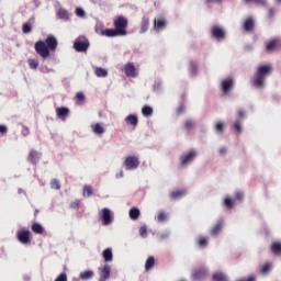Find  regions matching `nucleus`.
I'll return each instance as SVG.
<instances>
[{
  "instance_id": "nucleus-39",
  "label": "nucleus",
  "mask_w": 281,
  "mask_h": 281,
  "mask_svg": "<svg viewBox=\"0 0 281 281\" xmlns=\"http://www.w3.org/2000/svg\"><path fill=\"white\" fill-rule=\"evenodd\" d=\"M22 31L24 34H30V32H32V25L30 23H24L22 26Z\"/></svg>"
},
{
  "instance_id": "nucleus-61",
  "label": "nucleus",
  "mask_w": 281,
  "mask_h": 281,
  "mask_svg": "<svg viewBox=\"0 0 281 281\" xmlns=\"http://www.w3.org/2000/svg\"><path fill=\"white\" fill-rule=\"evenodd\" d=\"M273 14H276V9H270L269 10V16H273Z\"/></svg>"
},
{
  "instance_id": "nucleus-22",
  "label": "nucleus",
  "mask_w": 281,
  "mask_h": 281,
  "mask_svg": "<svg viewBox=\"0 0 281 281\" xmlns=\"http://www.w3.org/2000/svg\"><path fill=\"white\" fill-rule=\"evenodd\" d=\"M279 43H280V40H278V38H273L270 42H268L266 45L267 52H273V49H276V47H278Z\"/></svg>"
},
{
  "instance_id": "nucleus-59",
  "label": "nucleus",
  "mask_w": 281,
  "mask_h": 281,
  "mask_svg": "<svg viewBox=\"0 0 281 281\" xmlns=\"http://www.w3.org/2000/svg\"><path fill=\"white\" fill-rule=\"evenodd\" d=\"M186 111V106L181 105L179 109H178V113H183Z\"/></svg>"
},
{
  "instance_id": "nucleus-60",
  "label": "nucleus",
  "mask_w": 281,
  "mask_h": 281,
  "mask_svg": "<svg viewBox=\"0 0 281 281\" xmlns=\"http://www.w3.org/2000/svg\"><path fill=\"white\" fill-rule=\"evenodd\" d=\"M220 153H221V155H225V153H227V148L222 147V148L220 149Z\"/></svg>"
},
{
  "instance_id": "nucleus-29",
  "label": "nucleus",
  "mask_w": 281,
  "mask_h": 281,
  "mask_svg": "<svg viewBox=\"0 0 281 281\" xmlns=\"http://www.w3.org/2000/svg\"><path fill=\"white\" fill-rule=\"evenodd\" d=\"M139 209L137 207H133L130 210V218H132V221H137L139 218Z\"/></svg>"
},
{
  "instance_id": "nucleus-26",
  "label": "nucleus",
  "mask_w": 281,
  "mask_h": 281,
  "mask_svg": "<svg viewBox=\"0 0 281 281\" xmlns=\"http://www.w3.org/2000/svg\"><path fill=\"white\" fill-rule=\"evenodd\" d=\"M166 27V20L157 19L154 21V30H164Z\"/></svg>"
},
{
  "instance_id": "nucleus-19",
  "label": "nucleus",
  "mask_w": 281,
  "mask_h": 281,
  "mask_svg": "<svg viewBox=\"0 0 281 281\" xmlns=\"http://www.w3.org/2000/svg\"><path fill=\"white\" fill-rule=\"evenodd\" d=\"M57 19H60V21H69V11L64 8H59L57 10Z\"/></svg>"
},
{
  "instance_id": "nucleus-40",
  "label": "nucleus",
  "mask_w": 281,
  "mask_h": 281,
  "mask_svg": "<svg viewBox=\"0 0 281 281\" xmlns=\"http://www.w3.org/2000/svg\"><path fill=\"white\" fill-rule=\"evenodd\" d=\"M40 71H41L42 74H52V71H54V69H52V68H49V67H47V66H45V65H42V66L40 67Z\"/></svg>"
},
{
  "instance_id": "nucleus-12",
  "label": "nucleus",
  "mask_w": 281,
  "mask_h": 281,
  "mask_svg": "<svg viewBox=\"0 0 281 281\" xmlns=\"http://www.w3.org/2000/svg\"><path fill=\"white\" fill-rule=\"evenodd\" d=\"M30 231H19L18 232V240L22 243V245H27L30 243Z\"/></svg>"
},
{
  "instance_id": "nucleus-34",
  "label": "nucleus",
  "mask_w": 281,
  "mask_h": 281,
  "mask_svg": "<svg viewBox=\"0 0 281 281\" xmlns=\"http://www.w3.org/2000/svg\"><path fill=\"white\" fill-rule=\"evenodd\" d=\"M27 63L30 69H38V59L30 58Z\"/></svg>"
},
{
  "instance_id": "nucleus-5",
  "label": "nucleus",
  "mask_w": 281,
  "mask_h": 281,
  "mask_svg": "<svg viewBox=\"0 0 281 281\" xmlns=\"http://www.w3.org/2000/svg\"><path fill=\"white\" fill-rule=\"evenodd\" d=\"M126 170H137L139 168V158L137 156H127L124 160Z\"/></svg>"
},
{
  "instance_id": "nucleus-24",
  "label": "nucleus",
  "mask_w": 281,
  "mask_h": 281,
  "mask_svg": "<svg viewBox=\"0 0 281 281\" xmlns=\"http://www.w3.org/2000/svg\"><path fill=\"white\" fill-rule=\"evenodd\" d=\"M103 259L105 262H113V250L111 248L103 250Z\"/></svg>"
},
{
  "instance_id": "nucleus-2",
  "label": "nucleus",
  "mask_w": 281,
  "mask_h": 281,
  "mask_svg": "<svg viewBox=\"0 0 281 281\" xmlns=\"http://www.w3.org/2000/svg\"><path fill=\"white\" fill-rule=\"evenodd\" d=\"M271 71H273L271 65L259 66L252 80L254 87H256V89H265V87H267V78L271 76Z\"/></svg>"
},
{
  "instance_id": "nucleus-21",
  "label": "nucleus",
  "mask_w": 281,
  "mask_h": 281,
  "mask_svg": "<svg viewBox=\"0 0 281 281\" xmlns=\"http://www.w3.org/2000/svg\"><path fill=\"white\" fill-rule=\"evenodd\" d=\"M125 122L135 128L138 123L137 115H135V114L127 115L125 117Z\"/></svg>"
},
{
  "instance_id": "nucleus-6",
  "label": "nucleus",
  "mask_w": 281,
  "mask_h": 281,
  "mask_svg": "<svg viewBox=\"0 0 281 281\" xmlns=\"http://www.w3.org/2000/svg\"><path fill=\"white\" fill-rule=\"evenodd\" d=\"M114 27L115 30L124 32L126 36V27H128V20L123 15L117 16V19L114 20Z\"/></svg>"
},
{
  "instance_id": "nucleus-43",
  "label": "nucleus",
  "mask_w": 281,
  "mask_h": 281,
  "mask_svg": "<svg viewBox=\"0 0 281 281\" xmlns=\"http://www.w3.org/2000/svg\"><path fill=\"white\" fill-rule=\"evenodd\" d=\"M234 128L237 131V133H243V125L240 124V121L235 122Z\"/></svg>"
},
{
  "instance_id": "nucleus-58",
  "label": "nucleus",
  "mask_w": 281,
  "mask_h": 281,
  "mask_svg": "<svg viewBox=\"0 0 281 281\" xmlns=\"http://www.w3.org/2000/svg\"><path fill=\"white\" fill-rule=\"evenodd\" d=\"M122 177H124V171H120L119 173H116V179H122Z\"/></svg>"
},
{
  "instance_id": "nucleus-50",
  "label": "nucleus",
  "mask_w": 281,
  "mask_h": 281,
  "mask_svg": "<svg viewBox=\"0 0 281 281\" xmlns=\"http://www.w3.org/2000/svg\"><path fill=\"white\" fill-rule=\"evenodd\" d=\"M207 240L209 238L207 237H203L199 240V245L200 247H205L207 245Z\"/></svg>"
},
{
  "instance_id": "nucleus-20",
  "label": "nucleus",
  "mask_w": 281,
  "mask_h": 281,
  "mask_svg": "<svg viewBox=\"0 0 281 281\" xmlns=\"http://www.w3.org/2000/svg\"><path fill=\"white\" fill-rule=\"evenodd\" d=\"M94 69V75L97 76V78H106V76H109V71L102 67H93Z\"/></svg>"
},
{
  "instance_id": "nucleus-62",
  "label": "nucleus",
  "mask_w": 281,
  "mask_h": 281,
  "mask_svg": "<svg viewBox=\"0 0 281 281\" xmlns=\"http://www.w3.org/2000/svg\"><path fill=\"white\" fill-rule=\"evenodd\" d=\"M238 115H239V117H245V111L239 110Z\"/></svg>"
},
{
  "instance_id": "nucleus-17",
  "label": "nucleus",
  "mask_w": 281,
  "mask_h": 281,
  "mask_svg": "<svg viewBox=\"0 0 281 281\" xmlns=\"http://www.w3.org/2000/svg\"><path fill=\"white\" fill-rule=\"evenodd\" d=\"M186 194H188V190H186V189L176 190L170 193V198L173 200H179V199H183V196H186Z\"/></svg>"
},
{
  "instance_id": "nucleus-25",
  "label": "nucleus",
  "mask_w": 281,
  "mask_h": 281,
  "mask_svg": "<svg viewBox=\"0 0 281 281\" xmlns=\"http://www.w3.org/2000/svg\"><path fill=\"white\" fill-rule=\"evenodd\" d=\"M94 272L92 270H87L83 271L79 274L80 280L87 281V280H91V278H93Z\"/></svg>"
},
{
  "instance_id": "nucleus-35",
  "label": "nucleus",
  "mask_w": 281,
  "mask_h": 281,
  "mask_svg": "<svg viewBox=\"0 0 281 281\" xmlns=\"http://www.w3.org/2000/svg\"><path fill=\"white\" fill-rule=\"evenodd\" d=\"M213 281H227V276L223 273L213 274Z\"/></svg>"
},
{
  "instance_id": "nucleus-42",
  "label": "nucleus",
  "mask_w": 281,
  "mask_h": 281,
  "mask_svg": "<svg viewBox=\"0 0 281 281\" xmlns=\"http://www.w3.org/2000/svg\"><path fill=\"white\" fill-rule=\"evenodd\" d=\"M139 235L142 236V238H146L148 236V229L146 228V226H140Z\"/></svg>"
},
{
  "instance_id": "nucleus-28",
  "label": "nucleus",
  "mask_w": 281,
  "mask_h": 281,
  "mask_svg": "<svg viewBox=\"0 0 281 281\" xmlns=\"http://www.w3.org/2000/svg\"><path fill=\"white\" fill-rule=\"evenodd\" d=\"M221 229H223V221H220L214 228L212 229V236H218L221 234Z\"/></svg>"
},
{
  "instance_id": "nucleus-33",
  "label": "nucleus",
  "mask_w": 281,
  "mask_h": 281,
  "mask_svg": "<svg viewBox=\"0 0 281 281\" xmlns=\"http://www.w3.org/2000/svg\"><path fill=\"white\" fill-rule=\"evenodd\" d=\"M142 113H143L144 117H150V115H153V108L145 105L142 109Z\"/></svg>"
},
{
  "instance_id": "nucleus-64",
  "label": "nucleus",
  "mask_w": 281,
  "mask_h": 281,
  "mask_svg": "<svg viewBox=\"0 0 281 281\" xmlns=\"http://www.w3.org/2000/svg\"><path fill=\"white\" fill-rule=\"evenodd\" d=\"M18 192H19V194H21V192H23V190L19 189V191H18Z\"/></svg>"
},
{
  "instance_id": "nucleus-51",
  "label": "nucleus",
  "mask_w": 281,
  "mask_h": 281,
  "mask_svg": "<svg viewBox=\"0 0 281 281\" xmlns=\"http://www.w3.org/2000/svg\"><path fill=\"white\" fill-rule=\"evenodd\" d=\"M55 281H67V274L66 273H60Z\"/></svg>"
},
{
  "instance_id": "nucleus-9",
  "label": "nucleus",
  "mask_w": 281,
  "mask_h": 281,
  "mask_svg": "<svg viewBox=\"0 0 281 281\" xmlns=\"http://www.w3.org/2000/svg\"><path fill=\"white\" fill-rule=\"evenodd\" d=\"M103 36H108L109 38H113L115 36H125L124 31H120L116 29H108L105 31H102Z\"/></svg>"
},
{
  "instance_id": "nucleus-16",
  "label": "nucleus",
  "mask_w": 281,
  "mask_h": 281,
  "mask_svg": "<svg viewBox=\"0 0 281 281\" xmlns=\"http://www.w3.org/2000/svg\"><path fill=\"white\" fill-rule=\"evenodd\" d=\"M207 277V271L205 269H198L192 272L193 280H203Z\"/></svg>"
},
{
  "instance_id": "nucleus-37",
  "label": "nucleus",
  "mask_w": 281,
  "mask_h": 281,
  "mask_svg": "<svg viewBox=\"0 0 281 281\" xmlns=\"http://www.w3.org/2000/svg\"><path fill=\"white\" fill-rule=\"evenodd\" d=\"M271 250H272L274 254H280V251H281V243H274V244H272Z\"/></svg>"
},
{
  "instance_id": "nucleus-4",
  "label": "nucleus",
  "mask_w": 281,
  "mask_h": 281,
  "mask_svg": "<svg viewBox=\"0 0 281 281\" xmlns=\"http://www.w3.org/2000/svg\"><path fill=\"white\" fill-rule=\"evenodd\" d=\"M74 48L76 52H87L89 49V40L85 36H79L74 43Z\"/></svg>"
},
{
  "instance_id": "nucleus-56",
  "label": "nucleus",
  "mask_w": 281,
  "mask_h": 281,
  "mask_svg": "<svg viewBox=\"0 0 281 281\" xmlns=\"http://www.w3.org/2000/svg\"><path fill=\"white\" fill-rule=\"evenodd\" d=\"M243 196H244L243 192L238 191V192L236 193V199H237L238 201H241V200H243Z\"/></svg>"
},
{
  "instance_id": "nucleus-31",
  "label": "nucleus",
  "mask_w": 281,
  "mask_h": 281,
  "mask_svg": "<svg viewBox=\"0 0 281 281\" xmlns=\"http://www.w3.org/2000/svg\"><path fill=\"white\" fill-rule=\"evenodd\" d=\"M167 218H168V216L166 215V212H164V211L159 212L158 215L155 216V221L157 223H166Z\"/></svg>"
},
{
  "instance_id": "nucleus-7",
  "label": "nucleus",
  "mask_w": 281,
  "mask_h": 281,
  "mask_svg": "<svg viewBox=\"0 0 281 281\" xmlns=\"http://www.w3.org/2000/svg\"><path fill=\"white\" fill-rule=\"evenodd\" d=\"M100 218L102 220L103 225H111V223H113V213L105 207L102 210Z\"/></svg>"
},
{
  "instance_id": "nucleus-45",
  "label": "nucleus",
  "mask_w": 281,
  "mask_h": 281,
  "mask_svg": "<svg viewBox=\"0 0 281 281\" xmlns=\"http://www.w3.org/2000/svg\"><path fill=\"white\" fill-rule=\"evenodd\" d=\"M269 271H271V263H266L262 268H261V273H269Z\"/></svg>"
},
{
  "instance_id": "nucleus-57",
  "label": "nucleus",
  "mask_w": 281,
  "mask_h": 281,
  "mask_svg": "<svg viewBox=\"0 0 281 281\" xmlns=\"http://www.w3.org/2000/svg\"><path fill=\"white\" fill-rule=\"evenodd\" d=\"M170 235V233H162L161 235H160V240H166V237L167 236H169Z\"/></svg>"
},
{
  "instance_id": "nucleus-46",
  "label": "nucleus",
  "mask_w": 281,
  "mask_h": 281,
  "mask_svg": "<svg viewBox=\"0 0 281 281\" xmlns=\"http://www.w3.org/2000/svg\"><path fill=\"white\" fill-rule=\"evenodd\" d=\"M190 74L191 76H196V64L194 63L190 64Z\"/></svg>"
},
{
  "instance_id": "nucleus-44",
  "label": "nucleus",
  "mask_w": 281,
  "mask_h": 281,
  "mask_svg": "<svg viewBox=\"0 0 281 281\" xmlns=\"http://www.w3.org/2000/svg\"><path fill=\"white\" fill-rule=\"evenodd\" d=\"M223 128H225V124L223 122H220L215 125V131L217 133H223Z\"/></svg>"
},
{
  "instance_id": "nucleus-52",
  "label": "nucleus",
  "mask_w": 281,
  "mask_h": 281,
  "mask_svg": "<svg viewBox=\"0 0 281 281\" xmlns=\"http://www.w3.org/2000/svg\"><path fill=\"white\" fill-rule=\"evenodd\" d=\"M76 98H77V100H79V102H82V101H85V93L78 92V93L76 94Z\"/></svg>"
},
{
  "instance_id": "nucleus-38",
  "label": "nucleus",
  "mask_w": 281,
  "mask_h": 281,
  "mask_svg": "<svg viewBox=\"0 0 281 281\" xmlns=\"http://www.w3.org/2000/svg\"><path fill=\"white\" fill-rule=\"evenodd\" d=\"M50 188L53 190H60V182L57 179L52 180Z\"/></svg>"
},
{
  "instance_id": "nucleus-1",
  "label": "nucleus",
  "mask_w": 281,
  "mask_h": 281,
  "mask_svg": "<svg viewBox=\"0 0 281 281\" xmlns=\"http://www.w3.org/2000/svg\"><path fill=\"white\" fill-rule=\"evenodd\" d=\"M56 47H58V40H56L54 35H47L45 41H37L34 45V49L36 54L41 56L43 63L56 52Z\"/></svg>"
},
{
  "instance_id": "nucleus-30",
  "label": "nucleus",
  "mask_w": 281,
  "mask_h": 281,
  "mask_svg": "<svg viewBox=\"0 0 281 281\" xmlns=\"http://www.w3.org/2000/svg\"><path fill=\"white\" fill-rule=\"evenodd\" d=\"M155 267V257H148L145 262V270L150 271Z\"/></svg>"
},
{
  "instance_id": "nucleus-14",
  "label": "nucleus",
  "mask_w": 281,
  "mask_h": 281,
  "mask_svg": "<svg viewBox=\"0 0 281 281\" xmlns=\"http://www.w3.org/2000/svg\"><path fill=\"white\" fill-rule=\"evenodd\" d=\"M233 87H234V80L225 79V80L222 81V91H223V93H229V91H232Z\"/></svg>"
},
{
  "instance_id": "nucleus-55",
  "label": "nucleus",
  "mask_w": 281,
  "mask_h": 281,
  "mask_svg": "<svg viewBox=\"0 0 281 281\" xmlns=\"http://www.w3.org/2000/svg\"><path fill=\"white\" fill-rule=\"evenodd\" d=\"M154 89H155V91H159V89H161V82H156L154 85Z\"/></svg>"
},
{
  "instance_id": "nucleus-32",
  "label": "nucleus",
  "mask_w": 281,
  "mask_h": 281,
  "mask_svg": "<svg viewBox=\"0 0 281 281\" xmlns=\"http://www.w3.org/2000/svg\"><path fill=\"white\" fill-rule=\"evenodd\" d=\"M32 232H34V234H43L44 229L40 223H33Z\"/></svg>"
},
{
  "instance_id": "nucleus-13",
  "label": "nucleus",
  "mask_w": 281,
  "mask_h": 281,
  "mask_svg": "<svg viewBox=\"0 0 281 281\" xmlns=\"http://www.w3.org/2000/svg\"><path fill=\"white\" fill-rule=\"evenodd\" d=\"M211 32H212V36L217 38V41L225 38V30H223V27L221 26H213Z\"/></svg>"
},
{
  "instance_id": "nucleus-3",
  "label": "nucleus",
  "mask_w": 281,
  "mask_h": 281,
  "mask_svg": "<svg viewBox=\"0 0 281 281\" xmlns=\"http://www.w3.org/2000/svg\"><path fill=\"white\" fill-rule=\"evenodd\" d=\"M196 155H199V151L195 149H191L190 151H187L180 156V164L181 166H190L194 159H196Z\"/></svg>"
},
{
  "instance_id": "nucleus-41",
  "label": "nucleus",
  "mask_w": 281,
  "mask_h": 281,
  "mask_svg": "<svg viewBox=\"0 0 281 281\" xmlns=\"http://www.w3.org/2000/svg\"><path fill=\"white\" fill-rule=\"evenodd\" d=\"M245 1H246V3L254 1V3H256V5H261V7L267 5V0H245Z\"/></svg>"
},
{
  "instance_id": "nucleus-47",
  "label": "nucleus",
  "mask_w": 281,
  "mask_h": 281,
  "mask_svg": "<svg viewBox=\"0 0 281 281\" xmlns=\"http://www.w3.org/2000/svg\"><path fill=\"white\" fill-rule=\"evenodd\" d=\"M224 203H225L226 207H228V209H232L234 206V200H231L229 198H226L224 200Z\"/></svg>"
},
{
  "instance_id": "nucleus-48",
  "label": "nucleus",
  "mask_w": 281,
  "mask_h": 281,
  "mask_svg": "<svg viewBox=\"0 0 281 281\" xmlns=\"http://www.w3.org/2000/svg\"><path fill=\"white\" fill-rule=\"evenodd\" d=\"M76 14L80 18L83 19V16L86 15L85 10H82L81 8H77L76 9Z\"/></svg>"
},
{
  "instance_id": "nucleus-49",
  "label": "nucleus",
  "mask_w": 281,
  "mask_h": 281,
  "mask_svg": "<svg viewBox=\"0 0 281 281\" xmlns=\"http://www.w3.org/2000/svg\"><path fill=\"white\" fill-rule=\"evenodd\" d=\"M184 126L188 131H190V128H192L194 126V121H192V120L186 121Z\"/></svg>"
},
{
  "instance_id": "nucleus-10",
  "label": "nucleus",
  "mask_w": 281,
  "mask_h": 281,
  "mask_svg": "<svg viewBox=\"0 0 281 281\" xmlns=\"http://www.w3.org/2000/svg\"><path fill=\"white\" fill-rule=\"evenodd\" d=\"M124 71L128 78H137V70L135 69V65L133 63L126 64Z\"/></svg>"
},
{
  "instance_id": "nucleus-27",
  "label": "nucleus",
  "mask_w": 281,
  "mask_h": 281,
  "mask_svg": "<svg viewBox=\"0 0 281 281\" xmlns=\"http://www.w3.org/2000/svg\"><path fill=\"white\" fill-rule=\"evenodd\" d=\"M244 30L251 32L254 30V18H248L244 23Z\"/></svg>"
},
{
  "instance_id": "nucleus-18",
  "label": "nucleus",
  "mask_w": 281,
  "mask_h": 281,
  "mask_svg": "<svg viewBox=\"0 0 281 281\" xmlns=\"http://www.w3.org/2000/svg\"><path fill=\"white\" fill-rule=\"evenodd\" d=\"M56 115L57 117H59V120H66L67 119V115H69V110L68 108H57L56 109Z\"/></svg>"
},
{
  "instance_id": "nucleus-54",
  "label": "nucleus",
  "mask_w": 281,
  "mask_h": 281,
  "mask_svg": "<svg viewBox=\"0 0 281 281\" xmlns=\"http://www.w3.org/2000/svg\"><path fill=\"white\" fill-rule=\"evenodd\" d=\"M22 135H23L24 137H27V135H30V130H29L27 127H23V130H22Z\"/></svg>"
},
{
  "instance_id": "nucleus-53",
  "label": "nucleus",
  "mask_w": 281,
  "mask_h": 281,
  "mask_svg": "<svg viewBox=\"0 0 281 281\" xmlns=\"http://www.w3.org/2000/svg\"><path fill=\"white\" fill-rule=\"evenodd\" d=\"M8 133V127L5 125H0V134L5 135Z\"/></svg>"
},
{
  "instance_id": "nucleus-8",
  "label": "nucleus",
  "mask_w": 281,
  "mask_h": 281,
  "mask_svg": "<svg viewBox=\"0 0 281 281\" xmlns=\"http://www.w3.org/2000/svg\"><path fill=\"white\" fill-rule=\"evenodd\" d=\"M99 281H106L111 278V266L104 265V267L99 268Z\"/></svg>"
},
{
  "instance_id": "nucleus-11",
  "label": "nucleus",
  "mask_w": 281,
  "mask_h": 281,
  "mask_svg": "<svg viewBox=\"0 0 281 281\" xmlns=\"http://www.w3.org/2000/svg\"><path fill=\"white\" fill-rule=\"evenodd\" d=\"M90 128L94 135H104V133H106V130L104 128L103 123L91 124Z\"/></svg>"
},
{
  "instance_id": "nucleus-23",
  "label": "nucleus",
  "mask_w": 281,
  "mask_h": 281,
  "mask_svg": "<svg viewBox=\"0 0 281 281\" xmlns=\"http://www.w3.org/2000/svg\"><path fill=\"white\" fill-rule=\"evenodd\" d=\"M148 25H150V20L146 16H143L140 34H146V32H148Z\"/></svg>"
},
{
  "instance_id": "nucleus-15",
  "label": "nucleus",
  "mask_w": 281,
  "mask_h": 281,
  "mask_svg": "<svg viewBox=\"0 0 281 281\" xmlns=\"http://www.w3.org/2000/svg\"><path fill=\"white\" fill-rule=\"evenodd\" d=\"M29 161L33 165H37L41 161V153L32 149L29 154Z\"/></svg>"
},
{
  "instance_id": "nucleus-36",
  "label": "nucleus",
  "mask_w": 281,
  "mask_h": 281,
  "mask_svg": "<svg viewBox=\"0 0 281 281\" xmlns=\"http://www.w3.org/2000/svg\"><path fill=\"white\" fill-rule=\"evenodd\" d=\"M92 193H93V188H91V186H86L83 188V196H91Z\"/></svg>"
},
{
  "instance_id": "nucleus-63",
  "label": "nucleus",
  "mask_w": 281,
  "mask_h": 281,
  "mask_svg": "<svg viewBox=\"0 0 281 281\" xmlns=\"http://www.w3.org/2000/svg\"><path fill=\"white\" fill-rule=\"evenodd\" d=\"M71 207H78V202H74V203L71 204Z\"/></svg>"
}]
</instances>
